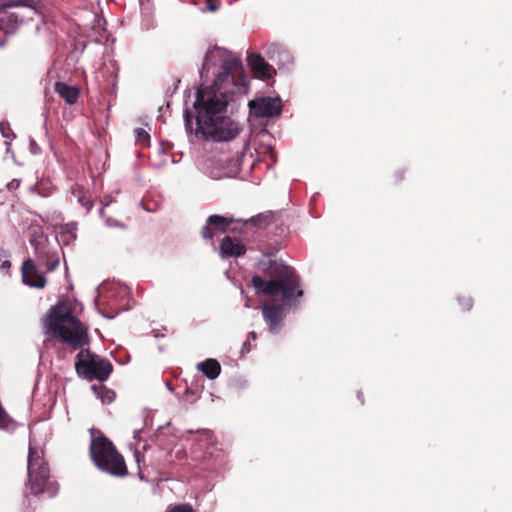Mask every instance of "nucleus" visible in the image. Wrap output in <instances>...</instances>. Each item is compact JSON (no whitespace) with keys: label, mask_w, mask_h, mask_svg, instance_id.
<instances>
[{"label":"nucleus","mask_w":512,"mask_h":512,"mask_svg":"<svg viewBox=\"0 0 512 512\" xmlns=\"http://www.w3.org/2000/svg\"><path fill=\"white\" fill-rule=\"evenodd\" d=\"M212 68H219L213 84L199 90L194 103L196 109V135L207 140L229 141L235 138L241 128L225 115L230 96L244 93L247 76L240 59L221 47L210 48L204 57L200 76L203 79Z\"/></svg>","instance_id":"f257e3e1"},{"label":"nucleus","mask_w":512,"mask_h":512,"mask_svg":"<svg viewBox=\"0 0 512 512\" xmlns=\"http://www.w3.org/2000/svg\"><path fill=\"white\" fill-rule=\"evenodd\" d=\"M46 334L61 339L73 349L85 343L86 330L72 315L68 302H60L52 308L44 320Z\"/></svg>","instance_id":"f03ea898"},{"label":"nucleus","mask_w":512,"mask_h":512,"mask_svg":"<svg viewBox=\"0 0 512 512\" xmlns=\"http://www.w3.org/2000/svg\"><path fill=\"white\" fill-rule=\"evenodd\" d=\"M271 276L275 279L264 281L260 276L252 278V284L257 294L276 296L281 293L282 299L285 302L290 301L295 296L302 295L298 278L290 267L274 262L272 264Z\"/></svg>","instance_id":"7ed1b4c3"},{"label":"nucleus","mask_w":512,"mask_h":512,"mask_svg":"<svg viewBox=\"0 0 512 512\" xmlns=\"http://www.w3.org/2000/svg\"><path fill=\"white\" fill-rule=\"evenodd\" d=\"M90 454L95 465L100 470L113 476H124L127 474L123 457L107 438H94L90 445Z\"/></svg>","instance_id":"20e7f679"},{"label":"nucleus","mask_w":512,"mask_h":512,"mask_svg":"<svg viewBox=\"0 0 512 512\" xmlns=\"http://www.w3.org/2000/svg\"><path fill=\"white\" fill-rule=\"evenodd\" d=\"M28 487L34 495L47 492L54 496L57 487L49 481V468L44 461L43 451L34 447L31 443L28 453Z\"/></svg>","instance_id":"39448f33"},{"label":"nucleus","mask_w":512,"mask_h":512,"mask_svg":"<svg viewBox=\"0 0 512 512\" xmlns=\"http://www.w3.org/2000/svg\"><path fill=\"white\" fill-rule=\"evenodd\" d=\"M77 358L76 371L86 379L104 381L112 372V365L109 361L91 354L88 350H81Z\"/></svg>","instance_id":"423d86ee"},{"label":"nucleus","mask_w":512,"mask_h":512,"mask_svg":"<svg viewBox=\"0 0 512 512\" xmlns=\"http://www.w3.org/2000/svg\"><path fill=\"white\" fill-rule=\"evenodd\" d=\"M33 0H0V32L4 35L15 32L18 26V17L7 11L8 8L18 6L33 7Z\"/></svg>","instance_id":"0eeeda50"},{"label":"nucleus","mask_w":512,"mask_h":512,"mask_svg":"<svg viewBox=\"0 0 512 512\" xmlns=\"http://www.w3.org/2000/svg\"><path fill=\"white\" fill-rule=\"evenodd\" d=\"M251 113L256 117L278 116L282 111V101L279 97H261L249 103Z\"/></svg>","instance_id":"6e6552de"},{"label":"nucleus","mask_w":512,"mask_h":512,"mask_svg":"<svg viewBox=\"0 0 512 512\" xmlns=\"http://www.w3.org/2000/svg\"><path fill=\"white\" fill-rule=\"evenodd\" d=\"M22 278L26 285L34 288H43L46 284L44 276L38 272L35 263L30 259L23 263Z\"/></svg>","instance_id":"1a4fd4ad"},{"label":"nucleus","mask_w":512,"mask_h":512,"mask_svg":"<svg viewBox=\"0 0 512 512\" xmlns=\"http://www.w3.org/2000/svg\"><path fill=\"white\" fill-rule=\"evenodd\" d=\"M261 309L263 318L269 325L270 330L277 332L284 317L283 307L281 305L264 304Z\"/></svg>","instance_id":"9d476101"},{"label":"nucleus","mask_w":512,"mask_h":512,"mask_svg":"<svg viewBox=\"0 0 512 512\" xmlns=\"http://www.w3.org/2000/svg\"><path fill=\"white\" fill-rule=\"evenodd\" d=\"M248 64L256 76L260 79H270L275 73L274 68L267 64L259 54H250L248 56Z\"/></svg>","instance_id":"9b49d317"},{"label":"nucleus","mask_w":512,"mask_h":512,"mask_svg":"<svg viewBox=\"0 0 512 512\" xmlns=\"http://www.w3.org/2000/svg\"><path fill=\"white\" fill-rule=\"evenodd\" d=\"M230 224L226 218L218 215H212L208 218L207 225L203 227L202 235L204 238H212L219 232H224Z\"/></svg>","instance_id":"f8f14e48"},{"label":"nucleus","mask_w":512,"mask_h":512,"mask_svg":"<svg viewBox=\"0 0 512 512\" xmlns=\"http://www.w3.org/2000/svg\"><path fill=\"white\" fill-rule=\"evenodd\" d=\"M245 253V247L235 239L225 236L220 244V255L222 257H238Z\"/></svg>","instance_id":"ddd939ff"},{"label":"nucleus","mask_w":512,"mask_h":512,"mask_svg":"<svg viewBox=\"0 0 512 512\" xmlns=\"http://www.w3.org/2000/svg\"><path fill=\"white\" fill-rule=\"evenodd\" d=\"M55 91L70 105L77 102L80 94L76 86H69L64 82H56Z\"/></svg>","instance_id":"4468645a"},{"label":"nucleus","mask_w":512,"mask_h":512,"mask_svg":"<svg viewBox=\"0 0 512 512\" xmlns=\"http://www.w3.org/2000/svg\"><path fill=\"white\" fill-rule=\"evenodd\" d=\"M198 370L203 372L209 379H215L221 372V366L215 359H207L197 364Z\"/></svg>","instance_id":"2eb2a0df"},{"label":"nucleus","mask_w":512,"mask_h":512,"mask_svg":"<svg viewBox=\"0 0 512 512\" xmlns=\"http://www.w3.org/2000/svg\"><path fill=\"white\" fill-rule=\"evenodd\" d=\"M71 193L73 196L77 198L78 203H80L83 207L89 211L92 207V202L89 196H87L86 192L79 185H74L71 188Z\"/></svg>","instance_id":"dca6fc26"},{"label":"nucleus","mask_w":512,"mask_h":512,"mask_svg":"<svg viewBox=\"0 0 512 512\" xmlns=\"http://www.w3.org/2000/svg\"><path fill=\"white\" fill-rule=\"evenodd\" d=\"M60 241L68 243L70 240H74L76 238V225L66 224L60 227Z\"/></svg>","instance_id":"f3484780"},{"label":"nucleus","mask_w":512,"mask_h":512,"mask_svg":"<svg viewBox=\"0 0 512 512\" xmlns=\"http://www.w3.org/2000/svg\"><path fill=\"white\" fill-rule=\"evenodd\" d=\"M93 391L101 398L103 403H110L114 399V393L103 385H93Z\"/></svg>","instance_id":"a211bd4d"},{"label":"nucleus","mask_w":512,"mask_h":512,"mask_svg":"<svg viewBox=\"0 0 512 512\" xmlns=\"http://www.w3.org/2000/svg\"><path fill=\"white\" fill-rule=\"evenodd\" d=\"M137 142L141 144H147L149 142V134L143 128H137L134 131Z\"/></svg>","instance_id":"6ab92c4d"},{"label":"nucleus","mask_w":512,"mask_h":512,"mask_svg":"<svg viewBox=\"0 0 512 512\" xmlns=\"http://www.w3.org/2000/svg\"><path fill=\"white\" fill-rule=\"evenodd\" d=\"M167 512H194V511L192 510V508L190 506L183 504V505H177Z\"/></svg>","instance_id":"aec40b11"},{"label":"nucleus","mask_w":512,"mask_h":512,"mask_svg":"<svg viewBox=\"0 0 512 512\" xmlns=\"http://www.w3.org/2000/svg\"><path fill=\"white\" fill-rule=\"evenodd\" d=\"M0 131H1L2 135H3V137H5V138H7V139H9V138H10V132H11V130H10V127H9V125H8V124H6V123H4V122H1V123H0Z\"/></svg>","instance_id":"412c9836"},{"label":"nucleus","mask_w":512,"mask_h":512,"mask_svg":"<svg viewBox=\"0 0 512 512\" xmlns=\"http://www.w3.org/2000/svg\"><path fill=\"white\" fill-rule=\"evenodd\" d=\"M58 264H59V260L55 259L54 261H52L50 264L47 265V269L49 271H52L58 266Z\"/></svg>","instance_id":"4be33fe9"},{"label":"nucleus","mask_w":512,"mask_h":512,"mask_svg":"<svg viewBox=\"0 0 512 512\" xmlns=\"http://www.w3.org/2000/svg\"><path fill=\"white\" fill-rule=\"evenodd\" d=\"M107 225L110 226V227H113V226H122L118 221L116 220H112V219H108L107 220Z\"/></svg>","instance_id":"5701e85b"},{"label":"nucleus","mask_w":512,"mask_h":512,"mask_svg":"<svg viewBox=\"0 0 512 512\" xmlns=\"http://www.w3.org/2000/svg\"><path fill=\"white\" fill-rule=\"evenodd\" d=\"M471 306H472L471 299L470 298L465 299V301L463 303V308L464 309H469Z\"/></svg>","instance_id":"b1692460"},{"label":"nucleus","mask_w":512,"mask_h":512,"mask_svg":"<svg viewBox=\"0 0 512 512\" xmlns=\"http://www.w3.org/2000/svg\"><path fill=\"white\" fill-rule=\"evenodd\" d=\"M256 337H257V335H256L255 332H250L249 335H248V341L255 340Z\"/></svg>","instance_id":"393cba45"},{"label":"nucleus","mask_w":512,"mask_h":512,"mask_svg":"<svg viewBox=\"0 0 512 512\" xmlns=\"http://www.w3.org/2000/svg\"><path fill=\"white\" fill-rule=\"evenodd\" d=\"M208 9L210 11H216L218 9V7L216 5H214L213 3H209L208 4Z\"/></svg>","instance_id":"a878e982"},{"label":"nucleus","mask_w":512,"mask_h":512,"mask_svg":"<svg viewBox=\"0 0 512 512\" xmlns=\"http://www.w3.org/2000/svg\"><path fill=\"white\" fill-rule=\"evenodd\" d=\"M243 351H246V352H248V351H249V348H248V346H247V343H244V344H243Z\"/></svg>","instance_id":"bb28decb"},{"label":"nucleus","mask_w":512,"mask_h":512,"mask_svg":"<svg viewBox=\"0 0 512 512\" xmlns=\"http://www.w3.org/2000/svg\"><path fill=\"white\" fill-rule=\"evenodd\" d=\"M185 117H186V122H187V125H189V123H190V120H189L188 112H186V113H185Z\"/></svg>","instance_id":"cd10ccee"},{"label":"nucleus","mask_w":512,"mask_h":512,"mask_svg":"<svg viewBox=\"0 0 512 512\" xmlns=\"http://www.w3.org/2000/svg\"><path fill=\"white\" fill-rule=\"evenodd\" d=\"M4 43H5V41H4V40H0V46H3V45H4Z\"/></svg>","instance_id":"c85d7f7f"}]
</instances>
